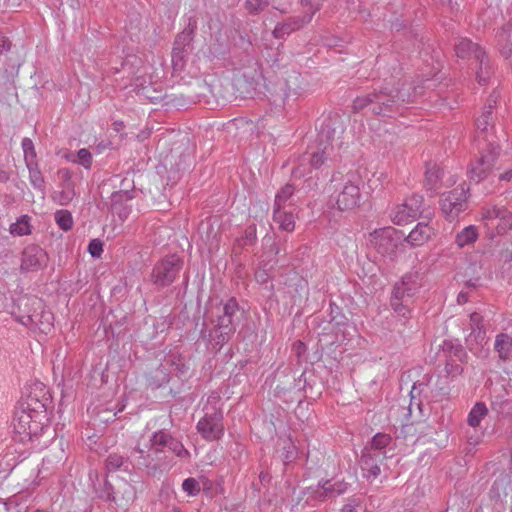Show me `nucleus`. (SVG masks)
Listing matches in <instances>:
<instances>
[{
    "label": "nucleus",
    "mask_w": 512,
    "mask_h": 512,
    "mask_svg": "<svg viewBox=\"0 0 512 512\" xmlns=\"http://www.w3.org/2000/svg\"><path fill=\"white\" fill-rule=\"evenodd\" d=\"M420 93L416 87L413 89V93H410L404 86L398 88L386 83L365 95L356 97L353 100L352 110L355 113L366 110V114L392 118L400 112V107L403 104L412 102Z\"/></svg>",
    "instance_id": "nucleus-1"
},
{
    "label": "nucleus",
    "mask_w": 512,
    "mask_h": 512,
    "mask_svg": "<svg viewBox=\"0 0 512 512\" xmlns=\"http://www.w3.org/2000/svg\"><path fill=\"white\" fill-rule=\"evenodd\" d=\"M47 417L37 416L16 406L12 419L13 439L26 444L37 439L44 430Z\"/></svg>",
    "instance_id": "nucleus-2"
},
{
    "label": "nucleus",
    "mask_w": 512,
    "mask_h": 512,
    "mask_svg": "<svg viewBox=\"0 0 512 512\" xmlns=\"http://www.w3.org/2000/svg\"><path fill=\"white\" fill-rule=\"evenodd\" d=\"M363 180L357 171H350L335 185V203L340 211H351L360 205Z\"/></svg>",
    "instance_id": "nucleus-3"
},
{
    "label": "nucleus",
    "mask_w": 512,
    "mask_h": 512,
    "mask_svg": "<svg viewBox=\"0 0 512 512\" xmlns=\"http://www.w3.org/2000/svg\"><path fill=\"white\" fill-rule=\"evenodd\" d=\"M98 496L105 501L115 503L120 509L127 510L136 499V489L130 482L118 477L113 484L106 480Z\"/></svg>",
    "instance_id": "nucleus-4"
},
{
    "label": "nucleus",
    "mask_w": 512,
    "mask_h": 512,
    "mask_svg": "<svg viewBox=\"0 0 512 512\" xmlns=\"http://www.w3.org/2000/svg\"><path fill=\"white\" fill-rule=\"evenodd\" d=\"M340 146L341 142L332 138L330 131L322 130L318 135V144L315 150L302 156L301 166L309 163L312 168H320L328 161L335 159V148Z\"/></svg>",
    "instance_id": "nucleus-5"
},
{
    "label": "nucleus",
    "mask_w": 512,
    "mask_h": 512,
    "mask_svg": "<svg viewBox=\"0 0 512 512\" xmlns=\"http://www.w3.org/2000/svg\"><path fill=\"white\" fill-rule=\"evenodd\" d=\"M403 236L401 231L393 227H383L372 231L368 239L379 254L394 259Z\"/></svg>",
    "instance_id": "nucleus-6"
},
{
    "label": "nucleus",
    "mask_w": 512,
    "mask_h": 512,
    "mask_svg": "<svg viewBox=\"0 0 512 512\" xmlns=\"http://www.w3.org/2000/svg\"><path fill=\"white\" fill-rule=\"evenodd\" d=\"M323 2L324 0H300L299 4L302 7H309V12L306 15L290 17L278 23L272 32L273 36L277 39H284L292 32L301 29L312 20L314 14L322 7Z\"/></svg>",
    "instance_id": "nucleus-7"
},
{
    "label": "nucleus",
    "mask_w": 512,
    "mask_h": 512,
    "mask_svg": "<svg viewBox=\"0 0 512 512\" xmlns=\"http://www.w3.org/2000/svg\"><path fill=\"white\" fill-rule=\"evenodd\" d=\"M198 433L206 441H217L224 435L223 412L215 406H205L204 416L196 425Z\"/></svg>",
    "instance_id": "nucleus-8"
},
{
    "label": "nucleus",
    "mask_w": 512,
    "mask_h": 512,
    "mask_svg": "<svg viewBox=\"0 0 512 512\" xmlns=\"http://www.w3.org/2000/svg\"><path fill=\"white\" fill-rule=\"evenodd\" d=\"M183 261L176 255H170L157 262L151 273V281L158 288L171 285L179 275Z\"/></svg>",
    "instance_id": "nucleus-9"
},
{
    "label": "nucleus",
    "mask_w": 512,
    "mask_h": 512,
    "mask_svg": "<svg viewBox=\"0 0 512 512\" xmlns=\"http://www.w3.org/2000/svg\"><path fill=\"white\" fill-rule=\"evenodd\" d=\"M48 392L41 382H35L30 386L28 394L22 398L17 407L35 413V417H47L46 402L48 401Z\"/></svg>",
    "instance_id": "nucleus-10"
},
{
    "label": "nucleus",
    "mask_w": 512,
    "mask_h": 512,
    "mask_svg": "<svg viewBox=\"0 0 512 512\" xmlns=\"http://www.w3.org/2000/svg\"><path fill=\"white\" fill-rule=\"evenodd\" d=\"M423 197L413 194L407 197L403 203L396 205L390 214L391 220L396 225H403L418 218L422 212Z\"/></svg>",
    "instance_id": "nucleus-11"
},
{
    "label": "nucleus",
    "mask_w": 512,
    "mask_h": 512,
    "mask_svg": "<svg viewBox=\"0 0 512 512\" xmlns=\"http://www.w3.org/2000/svg\"><path fill=\"white\" fill-rule=\"evenodd\" d=\"M500 148L494 143H489V147L482 152L480 157L470 165L469 178L476 183L484 180L491 172L495 161L499 155Z\"/></svg>",
    "instance_id": "nucleus-12"
},
{
    "label": "nucleus",
    "mask_w": 512,
    "mask_h": 512,
    "mask_svg": "<svg viewBox=\"0 0 512 512\" xmlns=\"http://www.w3.org/2000/svg\"><path fill=\"white\" fill-rule=\"evenodd\" d=\"M467 189L461 185L452 191L443 194L441 198V209L445 216L453 220L460 212L466 209Z\"/></svg>",
    "instance_id": "nucleus-13"
},
{
    "label": "nucleus",
    "mask_w": 512,
    "mask_h": 512,
    "mask_svg": "<svg viewBox=\"0 0 512 512\" xmlns=\"http://www.w3.org/2000/svg\"><path fill=\"white\" fill-rule=\"evenodd\" d=\"M498 100V95L495 93L491 94L488 98L483 111L480 116L476 119V141L480 143L481 141L487 143V147H489V143H492L489 140V130L493 129V109L495 108Z\"/></svg>",
    "instance_id": "nucleus-14"
},
{
    "label": "nucleus",
    "mask_w": 512,
    "mask_h": 512,
    "mask_svg": "<svg viewBox=\"0 0 512 512\" xmlns=\"http://www.w3.org/2000/svg\"><path fill=\"white\" fill-rule=\"evenodd\" d=\"M41 299L34 296H21L17 299L12 310L13 317L22 325H31L33 323V313L41 310Z\"/></svg>",
    "instance_id": "nucleus-15"
},
{
    "label": "nucleus",
    "mask_w": 512,
    "mask_h": 512,
    "mask_svg": "<svg viewBox=\"0 0 512 512\" xmlns=\"http://www.w3.org/2000/svg\"><path fill=\"white\" fill-rule=\"evenodd\" d=\"M48 255L40 246L31 244L24 248L21 255L20 270L35 272L47 266Z\"/></svg>",
    "instance_id": "nucleus-16"
},
{
    "label": "nucleus",
    "mask_w": 512,
    "mask_h": 512,
    "mask_svg": "<svg viewBox=\"0 0 512 512\" xmlns=\"http://www.w3.org/2000/svg\"><path fill=\"white\" fill-rule=\"evenodd\" d=\"M60 190L53 192L52 200L58 205H68L76 196L75 183L72 180V172L68 168L58 170Z\"/></svg>",
    "instance_id": "nucleus-17"
},
{
    "label": "nucleus",
    "mask_w": 512,
    "mask_h": 512,
    "mask_svg": "<svg viewBox=\"0 0 512 512\" xmlns=\"http://www.w3.org/2000/svg\"><path fill=\"white\" fill-rule=\"evenodd\" d=\"M421 287L422 278L420 274L418 272H408L395 283L392 292L410 300Z\"/></svg>",
    "instance_id": "nucleus-18"
},
{
    "label": "nucleus",
    "mask_w": 512,
    "mask_h": 512,
    "mask_svg": "<svg viewBox=\"0 0 512 512\" xmlns=\"http://www.w3.org/2000/svg\"><path fill=\"white\" fill-rule=\"evenodd\" d=\"M388 457V455L375 454L363 449L360 459L363 475L368 479L377 478L381 473L380 464Z\"/></svg>",
    "instance_id": "nucleus-19"
},
{
    "label": "nucleus",
    "mask_w": 512,
    "mask_h": 512,
    "mask_svg": "<svg viewBox=\"0 0 512 512\" xmlns=\"http://www.w3.org/2000/svg\"><path fill=\"white\" fill-rule=\"evenodd\" d=\"M435 230L428 223L419 222L404 240L411 247H420L428 242L434 235Z\"/></svg>",
    "instance_id": "nucleus-20"
},
{
    "label": "nucleus",
    "mask_w": 512,
    "mask_h": 512,
    "mask_svg": "<svg viewBox=\"0 0 512 512\" xmlns=\"http://www.w3.org/2000/svg\"><path fill=\"white\" fill-rule=\"evenodd\" d=\"M235 330L233 319L218 315L214 325L216 343L220 346L227 343Z\"/></svg>",
    "instance_id": "nucleus-21"
},
{
    "label": "nucleus",
    "mask_w": 512,
    "mask_h": 512,
    "mask_svg": "<svg viewBox=\"0 0 512 512\" xmlns=\"http://www.w3.org/2000/svg\"><path fill=\"white\" fill-rule=\"evenodd\" d=\"M455 53L459 58H473L477 60L481 58L486 52L476 43H473L467 38H460L455 43Z\"/></svg>",
    "instance_id": "nucleus-22"
},
{
    "label": "nucleus",
    "mask_w": 512,
    "mask_h": 512,
    "mask_svg": "<svg viewBox=\"0 0 512 512\" xmlns=\"http://www.w3.org/2000/svg\"><path fill=\"white\" fill-rule=\"evenodd\" d=\"M392 444L393 439L389 434L377 433L364 449L375 454L387 455L388 451L393 450Z\"/></svg>",
    "instance_id": "nucleus-23"
},
{
    "label": "nucleus",
    "mask_w": 512,
    "mask_h": 512,
    "mask_svg": "<svg viewBox=\"0 0 512 512\" xmlns=\"http://www.w3.org/2000/svg\"><path fill=\"white\" fill-rule=\"evenodd\" d=\"M33 323L31 325H26L31 329H38L40 332L48 334L53 327V315L50 311L44 309L42 305L41 310H37V312L33 313Z\"/></svg>",
    "instance_id": "nucleus-24"
},
{
    "label": "nucleus",
    "mask_w": 512,
    "mask_h": 512,
    "mask_svg": "<svg viewBox=\"0 0 512 512\" xmlns=\"http://www.w3.org/2000/svg\"><path fill=\"white\" fill-rule=\"evenodd\" d=\"M196 29V23L189 22L188 29L180 33L174 42V48L172 51L173 60L176 57L182 58V53L185 46L189 45L193 38V33Z\"/></svg>",
    "instance_id": "nucleus-25"
},
{
    "label": "nucleus",
    "mask_w": 512,
    "mask_h": 512,
    "mask_svg": "<svg viewBox=\"0 0 512 512\" xmlns=\"http://www.w3.org/2000/svg\"><path fill=\"white\" fill-rule=\"evenodd\" d=\"M328 486L326 485V481L322 484L319 483L315 487H308L305 491H303V495L306 497V503L315 505L316 502H323L327 499H331L328 491Z\"/></svg>",
    "instance_id": "nucleus-26"
},
{
    "label": "nucleus",
    "mask_w": 512,
    "mask_h": 512,
    "mask_svg": "<svg viewBox=\"0 0 512 512\" xmlns=\"http://www.w3.org/2000/svg\"><path fill=\"white\" fill-rule=\"evenodd\" d=\"M105 470L107 473H113L116 471L130 472L131 463L122 455L111 453L105 460Z\"/></svg>",
    "instance_id": "nucleus-27"
},
{
    "label": "nucleus",
    "mask_w": 512,
    "mask_h": 512,
    "mask_svg": "<svg viewBox=\"0 0 512 512\" xmlns=\"http://www.w3.org/2000/svg\"><path fill=\"white\" fill-rule=\"evenodd\" d=\"M136 452L139 454L137 457V463L140 467L147 468L153 472L161 469V464L158 459L159 454H155L154 450H152V452H147L144 449L137 447Z\"/></svg>",
    "instance_id": "nucleus-28"
},
{
    "label": "nucleus",
    "mask_w": 512,
    "mask_h": 512,
    "mask_svg": "<svg viewBox=\"0 0 512 512\" xmlns=\"http://www.w3.org/2000/svg\"><path fill=\"white\" fill-rule=\"evenodd\" d=\"M273 220L279 225L280 229L286 232H292L295 229V220L291 211L273 208Z\"/></svg>",
    "instance_id": "nucleus-29"
},
{
    "label": "nucleus",
    "mask_w": 512,
    "mask_h": 512,
    "mask_svg": "<svg viewBox=\"0 0 512 512\" xmlns=\"http://www.w3.org/2000/svg\"><path fill=\"white\" fill-rule=\"evenodd\" d=\"M478 235L476 226L469 225L456 234L455 243L459 248H463L473 244L478 239Z\"/></svg>",
    "instance_id": "nucleus-30"
},
{
    "label": "nucleus",
    "mask_w": 512,
    "mask_h": 512,
    "mask_svg": "<svg viewBox=\"0 0 512 512\" xmlns=\"http://www.w3.org/2000/svg\"><path fill=\"white\" fill-rule=\"evenodd\" d=\"M26 167L29 171V181L34 189L44 193L45 191V179L42 175L41 170L39 169L37 162H30L26 164Z\"/></svg>",
    "instance_id": "nucleus-31"
},
{
    "label": "nucleus",
    "mask_w": 512,
    "mask_h": 512,
    "mask_svg": "<svg viewBox=\"0 0 512 512\" xmlns=\"http://www.w3.org/2000/svg\"><path fill=\"white\" fill-rule=\"evenodd\" d=\"M495 350L498 352L501 359L506 360L510 358L512 355V337L505 333L497 335Z\"/></svg>",
    "instance_id": "nucleus-32"
},
{
    "label": "nucleus",
    "mask_w": 512,
    "mask_h": 512,
    "mask_svg": "<svg viewBox=\"0 0 512 512\" xmlns=\"http://www.w3.org/2000/svg\"><path fill=\"white\" fill-rule=\"evenodd\" d=\"M478 63L476 77L478 83L481 85H485L488 83L490 76L492 75V65L486 53L476 60Z\"/></svg>",
    "instance_id": "nucleus-33"
},
{
    "label": "nucleus",
    "mask_w": 512,
    "mask_h": 512,
    "mask_svg": "<svg viewBox=\"0 0 512 512\" xmlns=\"http://www.w3.org/2000/svg\"><path fill=\"white\" fill-rule=\"evenodd\" d=\"M488 415V408L485 403L477 402L470 410L467 423L471 427L479 426L480 422Z\"/></svg>",
    "instance_id": "nucleus-34"
},
{
    "label": "nucleus",
    "mask_w": 512,
    "mask_h": 512,
    "mask_svg": "<svg viewBox=\"0 0 512 512\" xmlns=\"http://www.w3.org/2000/svg\"><path fill=\"white\" fill-rule=\"evenodd\" d=\"M409 301V299L400 297L392 292L390 305L396 314L403 318H408L410 316Z\"/></svg>",
    "instance_id": "nucleus-35"
},
{
    "label": "nucleus",
    "mask_w": 512,
    "mask_h": 512,
    "mask_svg": "<svg viewBox=\"0 0 512 512\" xmlns=\"http://www.w3.org/2000/svg\"><path fill=\"white\" fill-rule=\"evenodd\" d=\"M170 437L171 434L164 430H158L152 434L150 446L155 454H161L163 452L162 449L163 447H167Z\"/></svg>",
    "instance_id": "nucleus-36"
},
{
    "label": "nucleus",
    "mask_w": 512,
    "mask_h": 512,
    "mask_svg": "<svg viewBox=\"0 0 512 512\" xmlns=\"http://www.w3.org/2000/svg\"><path fill=\"white\" fill-rule=\"evenodd\" d=\"M9 231L14 236H25L31 233L30 217L22 215L15 223L10 225Z\"/></svg>",
    "instance_id": "nucleus-37"
},
{
    "label": "nucleus",
    "mask_w": 512,
    "mask_h": 512,
    "mask_svg": "<svg viewBox=\"0 0 512 512\" xmlns=\"http://www.w3.org/2000/svg\"><path fill=\"white\" fill-rule=\"evenodd\" d=\"M443 176V170L433 165L432 167L428 168L425 173V186L428 190H436L438 189V183L442 179Z\"/></svg>",
    "instance_id": "nucleus-38"
},
{
    "label": "nucleus",
    "mask_w": 512,
    "mask_h": 512,
    "mask_svg": "<svg viewBox=\"0 0 512 512\" xmlns=\"http://www.w3.org/2000/svg\"><path fill=\"white\" fill-rule=\"evenodd\" d=\"M494 228L497 230L498 234L506 233L509 229L512 228V213L503 208L499 213L498 220L495 221Z\"/></svg>",
    "instance_id": "nucleus-39"
},
{
    "label": "nucleus",
    "mask_w": 512,
    "mask_h": 512,
    "mask_svg": "<svg viewBox=\"0 0 512 512\" xmlns=\"http://www.w3.org/2000/svg\"><path fill=\"white\" fill-rule=\"evenodd\" d=\"M294 193V187L290 184H286L276 194L274 201V208L285 209L287 201L292 197Z\"/></svg>",
    "instance_id": "nucleus-40"
},
{
    "label": "nucleus",
    "mask_w": 512,
    "mask_h": 512,
    "mask_svg": "<svg viewBox=\"0 0 512 512\" xmlns=\"http://www.w3.org/2000/svg\"><path fill=\"white\" fill-rule=\"evenodd\" d=\"M57 225L64 231H68L73 227V217L68 210H57L54 214Z\"/></svg>",
    "instance_id": "nucleus-41"
},
{
    "label": "nucleus",
    "mask_w": 512,
    "mask_h": 512,
    "mask_svg": "<svg viewBox=\"0 0 512 512\" xmlns=\"http://www.w3.org/2000/svg\"><path fill=\"white\" fill-rule=\"evenodd\" d=\"M168 449L180 459L190 458V452L184 447L181 440L171 435L168 445Z\"/></svg>",
    "instance_id": "nucleus-42"
},
{
    "label": "nucleus",
    "mask_w": 512,
    "mask_h": 512,
    "mask_svg": "<svg viewBox=\"0 0 512 512\" xmlns=\"http://www.w3.org/2000/svg\"><path fill=\"white\" fill-rule=\"evenodd\" d=\"M501 209L502 207L497 206H489L482 209V220L487 227L494 228L495 221L498 220Z\"/></svg>",
    "instance_id": "nucleus-43"
},
{
    "label": "nucleus",
    "mask_w": 512,
    "mask_h": 512,
    "mask_svg": "<svg viewBox=\"0 0 512 512\" xmlns=\"http://www.w3.org/2000/svg\"><path fill=\"white\" fill-rule=\"evenodd\" d=\"M77 158L78 159H75L73 157V155L67 156V160H69V161H71L73 163H78V164L82 165L86 169H89L91 167L92 155H91V153H90V151L88 149L82 148V149L78 150Z\"/></svg>",
    "instance_id": "nucleus-44"
},
{
    "label": "nucleus",
    "mask_w": 512,
    "mask_h": 512,
    "mask_svg": "<svg viewBox=\"0 0 512 512\" xmlns=\"http://www.w3.org/2000/svg\"><path fill=\"white\" fill-rule=\"evenodd\" d=\"M270 5L269 0H246L245 9L249 14L257 15Z\"/></svg>",
    "instance_id": "nucleus-45"
},
{
    "label": "nucleus",
    "mask_w": 512,
    "mask_h": 512,
    "mask_svg": "<svg viewBox=\"0 0 512 512\" xmlns=\"http://www.w3.org/2000/svg\"><path fill=\"white\" fill-rule=\"evenodd\" d=\"M23 152H24V160L25 163L28 164L30 162H37L36 161V151L33 144V141L30 138H23L21 143Z\"/></svg>",
    "instance_id": "nucleus-46"
},
{
    "label": "nucleus",
    "mask_w": 512,
    "mask_h": 512,
    "mask_svg": "<svg viewBox=\"0 0 512 512\" xmlns=\"http://www.w3.org/2000/svg\"><path fill=\"white\" fill-rule=\"evenodd\" d=\"M239 311V305L238 302L234 297L228 299L223 307H222V314H220L223 317L231 318L233 319L236 313Z\"/></svg>",
    "instance_id": "nucleus-47"
},
{
    "label": "nucleus",
    "mask_w": 512,
    "mask_h": 512,
    "mask_svg": "<svg viewBox=\"0 0 512 512\" xmlns=\"http://www.w3.org/2000/svg\"><path fill=\"white\" fill-rule=\"evenodd\" d=\"M326 485L328 486V491L330 498H335L337 496H340L344 494L347 491V483L343 481H337L334 483H331L330 481H326Z\"/></svg>",
    "instance_id": "nucleus-48"
},
{
    "label": "nucleus",
    "mask_w": 512,
    "mask_h": 512,
    "mask_svg": "<svg viewBox=\"0 0 512 512\" xmlns=\"http://www.w3.org/2000/svg\"><path fill=\"white\" fill-rule=\"evenodd\" d=\"M182 489L189 496H196L200 492V484L195 478H187L182 483Z\"/></svg>",
    "instance_id": "nucleus-49"
},
{
    "label": "nucleus",
    "mask_w": 512,
    "mask_h": 512,
    "mask_svg": "<svg viewBox=\"0 0 512 512\" xmlns=\"http://www.w3.org/2000/svg\"><path fill=\"white\" fill-rule=\"evenodd\" d=\"M283 450L284 452L281 456L285 461L290 462L295 458L296 448L289 439L283 441Z\"/></svg>",
    "instance_id": "nucleus-50"
},
{
    "label": "nucleus",
    "mask_w": 512,
    "mask_h": 512,
    "mask_svg": "<svg viewBox=\"0 0 512 512\" xmlns=\"http://www.w3.org/2000/svg\"><path fill=\"white\" fill-rule=\"evenodd\" d=\"M88 251L93 257H100L103 252V244L98 239H93L88 245Z\"/></svg>",
    "instance_id": "nucleus-51"
},
{
    "label": "nucleus",
    "mask_w": 512,
    "mask_h": 512,
    "mask_svg": "<svg viewBox=\"0 0 512 512\" xmlns=\"http://www.w3.org/2000/svg\"><path fill=\"white\" fill-rule=\"evenodd\" d=\"M486 331L484 329V326L473 328L472 332L470 333V338H474L477 342H482L485 339Z\"/></svg>",
    "instance_id": "nucleus-52"
},
{
    "label": "nucleus",
    "mask_w": 512,
    "mask_h": 512,
    "mask_svg": "<svg viewBox=\"0 0 512 512\" xmlns=\"http://www.w3.org/2000/svg\"><path fill=\"white\" fill-rule=\"evenodd\" d=\"M470 324L471 328H477L483 326V317L478 312H473L470 314Z\"/></svg>",
    "instance_id": "nucleus-53"
},
{
    "label": "nucleus",
    "mask_w": 512,
    "mask_h": 512,
    "mask_svg": "<svg viewBox=\"0 0 512 512\" xmlns=\"http://www.w3.org/2000/svg\"><path fill=\"white\" fill-rule=\"evenodd\" d=\"M114 210L118 214L119 218L123 221L128 218L130 213V210L127 207L121 208L120 206L117 205L114 206Z\"/></svg>",
    "instance_id": "nucleus-54"
},
{
    "label": "nucleus",
    "mask_w": 512,
    "mask_h": 512,
    "mask_svg": "<svg viewBox=\"0 0 512 512\" xmlns=\"http://www.w3.org/2000/svg\"><path fill=\"white\" fill-rule=\"evenodd\" d=\"M510 28L511 26L510 25H507L505 27H502L498 32H497V38L500 40V41H505L507 40V38L509 37V31H510Z\"/></svg>",
    "instance_id": "nucleus-55"
},
{
    "label": "nucleus",
    "mask_w": 512,
    "mask_h": 512,
    "mask_svg": "<svg viewBox=\"0 0 512 512\" xmlns=\"http://www.w3.org/2000/svg\"><path fill=\"white\" fill-rule=\"evenodd\" d=\"M255 278L257 280V282L259 283H266L269 279V276L268 274L266 273L265 270H258L255 274Z\"/></svg>",
    "instance_id": "nucleus-56"
},
{
    "label": "nucleus",
    "mask_w": 512,
    "mask_h": 512,
    "mask_svg": "<svg viewBox=\"0 0 512 512\" xmlns=\"http://www.w3.org/2000/svg\"><path fill=\"white\" fill-rule=\"evenodd\" d=\"M10 49V43L8 42L7 38L0 33V54H2L4 51H8Z\"/></svg>",
    "instance_id": "nucleus-57"
},
{
    "label": "nucleus",
    "mask_w": 512,
    "mask_h": 512,
    "mask_svg": "<svg viewBox=\"0 0 512 512\" xmlns=\"http://www.w3.org/2000/svg\"><path fill=\"white\" fill-rule=\"evenodd\" d=\"M294 350L296 351L298 356H301V354L305 352L306 346L303 342L297 341L294 343Z\"/></svg>",
    "instance_id": "nucleus-58"
},
{
    "label": "nucleus",
    "mask_w": 512,
    "mask_h": 512,
    "mask_svg": "<svg viewBox=\"0 0 512 512\" xmlns=\"http://www.w3.org/2000/svg\"><path fill=\"white\" fill-rule=\"evenodd\" d=\"M356 503H355V500L345 504L342 508V511L343 512H355V507H356Z\"/></svg>",
    "instance_id": "nucleus-59"
},
{
    "label": "nucleus",
    "mask_w": 512,
    "mask_h": 512,
    "mask_svg": "<svg viewBox=\"0 0 512 512\" xmlns=\"http://www.w3.org/2000/svg\"><path fill=\"white\" fill-rule=\"evenodd\" d=\"M468 301V294L464 291H461L457 296L458 304H465Z\"/></svg>",
    "instance_id": "nucleus-60"
},
{
    "label": "nucleus",
    "mask_w": 512,
    "mask_h": 512,
    "mask_svg": "<svg viewBox=\"0 0 512 512\" xmlns=\"http://www.w3.org/2000/svg\"><path fill=\"white\" fill-rule=\"evenodd\" d=\"M499 179L505 180V181H511L512 180V170H508V171L500 174Z\"/></svg>",
    "instance_id": "nucleus-61"
},
{
    "label": "nucleus",
    "mask_w": 512,
    "mask_h": 512,
    "mask_svg": "<svg viewBox=\"0 0 512 512\" xmlns=\"http://www.w3.org/2000/svg\"><path fill=\"white\" fill-rule=\"evenodd\" d=\"M6 300L7 298L5 294L0 290V311L5 308Z\"/></svg>",
    "instance_id": "nucleus-62"
},
{
    "label": "nucleus",
    "mask_w": 512,
    "mask_h": 512,
    "mask_svg": "<svg viewBox=\"0 0 512 512\" xmlns=\"http://www.w3.org/2000/svg\"><path fill=\"white\" fill-rule=\"evenodd\" d=\"M305 173H306V169L305 168L301 169V166H299V167H297V168H295L293 170V174L295 176H299L300 177V176H303Z\"/></svg>",
    "instance_id": "nucleus-63"
},
{
    "label": "nucleus",
    "mask_w": 512,
    "mask_h": 512,
    "mask_svg": "<svg viewBox=\"0 0 512 512\" xmlns=\"http://www.w3.org/2000/svg\"><path fill=\"white\" fill-rule=\"evenodd\" d=\"M476 281H477V280H475V281H473V280H469V281L466 283L467 287H469V288H475V287H476V285H477V284H476Z\"/></svg>",
    "instance_id": "nucleus-64"
}]
</instances>
